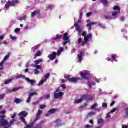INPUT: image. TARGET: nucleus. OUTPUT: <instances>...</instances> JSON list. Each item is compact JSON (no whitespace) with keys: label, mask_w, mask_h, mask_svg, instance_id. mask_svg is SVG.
<instances>
[{"label":"nucleus","mask_w":128,"mask_h":128,"mask_svg":"<svg viewBox=\"0 0 128 128\" xmlns=\"http://www.w3.org/2000/svg\"><path fill=\"white\" fill-rule=\"evenodd\" d=\"M56 52H53L52 54H49L48 56V58H50V60H54L56 58Z\"/></svg>","instance_id":"obj_8"},{"label":"nucleus","mask_w":128,"mask_h":128,"mask_svg":"<svg viewBox=\"0 0 128 128\" xmlns=\"http://www.w3.org/2000/svg\"><path fill=\"white\" fill-rule=\"evenodd\" d=\"M98 104L96 103L94 104H93L90 108V110H95L96 108L98 106Z\"/></svg>","instance_id":"obj_34"},{"label":"nucleus","mask_w":128,"mask_h":128,"mask_svg":"<svg viewBox=\"0 0 128 128\" xmlns=\"http://www.w3.org/2000/svg\"><path fill=\"white\" fill-rule=\"evenodd\" d=\"M99 26H100V28H106V26H104L102 25V24H99Z\"/></svg>","instance_id":"obj_62"},{"label":"nucleus","mask_w":128,"mask_h":128,"mask_svg":"<svg viewBox=\"0 0 128 128\" xmlns=\"http://www.w3.org/2000/svg\"><path fill=\"white\" fill-rule=\"evenodd\" d=\"M32 48H33L34 52H36V50H38V46H35L34 47Z\"/></svg>","instance_id":"obj_51"},{"label":"nucleus","mask_w":128,"mask_h":128,"mask_svg":"<svg viewBox=\"0 0 128 128\" xmlns=\"http://www.w3.org/2000/svg\"><path fill=\"white\" fill-rule=\"evenodd\" d=\"M30 66H34V68H36V70H42V66L38 65H36L34 66V64H32V65H30Z\"/></svg>","instance_id":"obj_25"},{"label":"nucleus","mask_w":128,"mask_h":128,"mask_svg":"<svg viewBox=\"0 0 128 128\" xmlns=\"http://www.w3.org/2000/svg\"><path fill=\"white\" fill-rule=\"evenodd\" d=\"M34 74L38 75L40 74V70H38V69H36L34 72Z\"/></svg>","instance_id":"obj_45"},{"label":"nucleus","mask_w":128,"mask_h":128,"mask_svg":"<svg viewBox=\"0 0 128 128\" xmlns=\"http://www.w3.org/2000/svg\"><path fill=\"white\" fill-rule=\"evenodd\" d=\"M102 108H108V104L103 103Z\"/></svg>","instance_id":"obj_59"},{"label":"nucleus","mask_w":128,"mask_h":128,"mask_svg":"<svg viewBox=\"0 0 128 128\" xmlns=\"http://www.w3.org/2000/svg\"><path fill=\"white\" fill-rule=\"evenodd\" d=\"M25 126H26V128H34V124L33 122H31L30 124H28V122H26V124H24Z\"/></svg>","instance_id":"obj_23"},{"label":"nucleus","mask_w":128,"mask_h":128,"mask_svg":"<svg viewBox=\"0 0 128 128\" xmlns=\"http://www.w3.org/2000/svg\"><path fill=\"white\" fill-rule=\"evenodd\" d=\"M118 12H112V15L113 16H118Z\"/></svg>","instance_id":"obj_48"},{"label":"nucleus","mask_w":128,"mask_h":128,"mask_svg":"<svg viewBox=\"0 0 128 128\" xmlns=\"http://www.w3.org/2000/svg\"><path fill=\"white\" fill-rule=\"evenodd\" d=\"M45 108H46V105H42L40 106V110H44Z\"/></svg>","instance_id":"obj_52"},{"label":"nucleus","mask_w":128,"mask_h":128,"mask_svg":"<svg viewBox=\"0 0 128 128\" xmlns=\"http://www.w3.org/2000/svg\"><path fill=\"white\" fill-rule=\"evenodd\" d=\"M83 100H82V98L81 97L80 99L77 100L75 101V104H82Z\"/></svg>","instance_id":"obj_30"},{"label":"nucleus","mask_w":128,"mask_h":128,"mask_svg":"<svg viewBox=\"0 0 128 128\" xmlns=\"http://www.w3.org/2000/svg\"><path fill=\"white\" fill-rule=\"evenodd\" d=\"M72 78V76L70 75H65L64 76L65 80H68V82H74V84H76L78 80H82V78Z\"/></svg>","instance_id":"obj_1"},{"label":"nucleus","mask_w":128,"mask_h":128,"mask_svg":"<svg viewBox=\"0 0 128 128\" xmlns=\"http://www.w3.org/2000/svg\"><path fill=\"white\" fill-rule=\"evenodd\" d=\"M96 114L94 112H90L86 116V118L88 119V118H91V116H96Z\"/></svg>","instance_id":"obj_16"},{"label":"nucleus","mask_w":128,"mask_h":128,"mask_svg":"<svg viewBox=\"0 0 128 128\" xmlns=\"http://www.w3.org/2000/svg\"><path fill=\"white\" fill-rule=\"evenodd\" d=\"M30 100H32V98L30 97H28V99L26 100V102L28 104H30Z\"/></svg>","instance_id":"obj_50"},{"label":"nucleus","mask_w":128,"mask_h":128,"mask_svg":"<svg viewBox=\"0 0 128 128\" xmlns=\"http://www.w3.org/2000/svg\"><path fill=\"white\" fill-rule=\"evenodd\" d=\"M40 10H36L32 13L31 18H34V16H40Z\"/></svg>","instance_id":"obj_12"},{"label":"nucleus","mask_w":128,"mask_h":128,"mask_svg":"<svg viewBox=\"0 0 128 128\" xmlns=\"http://www.w3.org/2000/svg\"><path fill=\"white\" fill-rule=\"evenodd\" d=\"M92 12H89L87 13L86 16L88 18H90V16H92Z\"/></svg>","instance_id":"obj_63"},{"label":"nucleus","mask_w":128,"mask_h":128,"mask_svg":"<svg viewBox=\"0 0 128 128\" xmlns=\"http://www.w3.org/2000/svg\"><path fill=\"white\" fill-rule=\"evenodd\" d=\"M81 22L82 21L80 20H78V22L75 23L74 24V26H75V28H76V30L78 32L79 34H80V32H82V28L80 26H78V24H81Z\"/></svg>","instance_id":"obj_7"},{"label":"nucleus","mask_w":128,"mask_h":128,"mask_svg":"<svg viewBox=\"0 0 128 128\" xmlns=\"http://www.w3.org/2000/svg\"><path fill=\"white\" fill-rule=\"evenodd\" d=\"M42 114V111L40 110H38L36 118H40V114Z\"/></svg>","instance_id":"obj_26"},{"label":"nucleus","mask_w":128,"mask_h":128,"mask_svg":"<svg viewBox=\"0 0 128 128\" xmlns=\"http://www.w3.org/2000/svg\"><path fill=\"white\" fill-rule=\"evenodd\" d=\"M55 122L56 123V126H62L60 119H58Z\"/></svg>","instance_id":"obj_14"},{"label":"nucleus","mask_w":128,"mask_h":128,"mask_svg":"<svg viewBox=\"0 0 128 128\" xmlns=\"http://www.w3.org/2000/svg\"><path fill=\"white\" fill-rule=\"evenodd\" d=\"M90 74V72L88 70H86L85 72H82L80 74V76L83 80H90V78H88V76Z\"/></svg>","instance_id":"obj_6"},{"label":"nucleus","mask_w":128,"mask_h":128,"mask_svg":"<svg viewBox=\"0 0 128 128\" xmlns=\"http://www.w3.org/2000/svg\"><path fill=\"white\" fill-rule=\"evenodd\" d=\"M6 116L0 115V126H2L3 128L6 126L8 122L6 120Z\"/></svg>","instance_id":"obj_3"},{"label":"nucleus","mask_w":128,"mask_h":128,"mask_svg":"<svg viewBox=\"0 0 128 128\" xmlns=\"http://www.w3.org/2000/svg\"><path fill=\"white\" fill-rule=\"evenodd\" d=\"M10 53H8L6 56H5L3 60L6 62V60H8V58H10Z\"/></svg>","instance_id":"obj_31"},{"label":"nucleus","mask_w":128,"mask_h":128,"mask_svg":"<svg viewBox=\"0 0 128 128\" xmlns=\"http://www.w3.org/2000/svg\"><path fill=\"white\" fill-rule=\"evenodd\" d=\"M101 2L102 4H105L106 6H108V0H101Z\"/></svg>","instance_id":"obj_35"},{"label":"nucleus","mask_w":128,"mask_h":128,"mask_svg":"<svg viewBox=\"0 0 128 128\" xmlns=\"http://www.w3.org/2000/svg\"><path fill=\"white\" fill-rule=\"evenodd\" d=\"M94 24H96L94 22H92L87 24L86 26L88 28L89 30H92V26H94Z\"/></svg>","instance_id":"obj_15"},{"label":"nucleus","mask_w":128,"mask_h":128,"mask_svg":"<svg viewBox=\"0 0 128 128\" xmlns=\"http://www.w3.org/2000/svg\"><path fill=\"white\" fill-rule=\"evenodd\" d=\"M42 124H44V121H41L38 124H37L34 128H42Z\"/></svg>","instance_id":"obj_21"},{"label":"nucleus","mask_w":128,"mask_h":128,"mask_svg":"<svg viewBox=\"0 0 128 128\" xmlns=\"http://www.w3.org/2000/svg\"><path fill=\"white\" fill-rule=\"evenodd\" d=\"M46 82V80H43L42 81H40L39 84H38V86H42L44 82Z\"/></svg>","instance_id":"obj_28"},{"label":"nucleus","mask_w":128,"mask_h":128,"mask_svg":"<svg viewBox=\"0 0 128 128\" xmlns=\"http://www.w3.org/2000/svg\"><path fill=\"white\" fill-rule=\"evenodd\" d=\"M114 10H118V12H120V7L118 6H116L114 8Z\"/></svg>","instance_id":"obj_32"},{"label":"nucleus","mask_w":128,"mask_h":128,"mask_svg":"<svg viewBox=\"0 0 128 128\" xmlns=\"http://www.w3.org/2000/svg\"><path fill=\"white\" fill-rule=\"evenodd\" d=\"M82 36H86V31H84L82 33Z\"/></svg>","instance_id":"obj_57"},{"label":"nucleus","mask_w":128,"mask_h":128,"mask_svg":"<svg viewBox=\"0 0 128 128\" xmlns=\"http://www.w3.org/2000/svg\"><path fill=\"white\" fill-rule=\"evenodd\" d=\"M42 56V52L40 51H38V52L36 54V58H38V56Z\"/></svg>","instance_id":"obj_38"},{"label":"nucleus","mask_w":128,"mask_h":128,"mask_svg":"<svg viewBox=\"0 0 128 128\" xmlns=\"http://www.w3.org/2000/svg\"><path fill=\"white\" fill-rule=\"evenodd\" d=\"M43 60L42 59H40L38 60H36L34 62V64H36V66H38V64H41V62H42Z\"/></svg>","instance_id":"obj_22"},{"label":"nucleus","mask_w":128,"mask_h":128,"mask_svg":"<svg viewBox=\"0 0 128 128\" xmlns=\"http://www.w3.org/2000/svg\"><path fill=\"white\" fill-rule=\"evenodd\" d=\"M6 96V94H0V100H2L4 98V96Z\"/></svg>","instance_id":"obj_46"},{"label":"nucleus","mask_w":128,"mask_h":128,"mask_svg":"<svg viewBox=\"0 0 128 128\" xmlns=\"http://www.w3.org/2000/svg\"><path fill=\"white\" fill-rule=\"evenodd\" d=\"M54 8V5H50V6H48V10H52V8Z\"/></svg>","instance_id":"obj_44"},{"label":"nucleus","mask_w":128,"mask_h":128,"mask_svg":"<svg viewBox=\"0 0 128 128\" xmlns=\"http://www.w3.org/2000/svg\"><path fill=\"white\" fill-rule=\"evenodd\" d=\"M111 58H112V60H113V62H116V55L112 54L111 56Z\"/></svg>","instance_id":"obj_33"},{"label":"nucleus","mask_w":128,"mask_h":128,"mask_svg":"<svg viewBox=\"0 0 128 128\" xmlns=\"http://www.w3.org/2000/svg\"><path fill=\"white\" fill-rule=\"evenodd\" d=\"M19 2L18 0L16 1H12V2L10 1V6H14L16 4H18Z\"/></svg>","instance_id":"obj_19"},{"label":"nucleus","mask_w":128,"mask_h":128,"mask_svg":"<svg viewBox=\"0 0 128 128\" xmlns=\"http://www.w3.org/2000/svg\"><path fill=\"white\" fill-rule=\"evenodd\" d=\"M64 50V48L62 47L60 48L56 53L57 55L60 56V54H62V52Z\"/></svg>","instance_id":"obj_20"},{"label":"nucleus","mask_w":128,"mask_h":128,"mask_svg":"<svg viewBox=\"0 0 128 128\" xmlns=\"http://www.w3.org/2000/svg\"><path fill=\"white\" fill-rule=\"evenodd\" d=\"M14 78H12V79H9L6 81H5L4 84H10L11 82H14Z\"/></svg>","instance_id":"obj_18"},{"label":"nucleus","mask_w":128,"mask_h":128,"mask_svg":"<svg viewBox=\"0 0 128 128\" xmlns=\"http://www.w3.org/2000/svg\"><path fill=\"white\" fill-rule=\"evenodd\" d=\"M40 104V101H37V102H34V103H33V104L34 105V106H38V104Z\"/></svg>","instance_id":"obj_56"},{"label":"nucleus","mask_w":128,"mask_h":128,"mask_svg":"<svg viewBox=\"0 0 128 128\" xmlns=\"http://www.w3.org/2000/svg\"><path fill=\"white\" fill-rule=\"evenodd\" d=\"M124 112H125V114H126V116H128V108H126L124 110Z\"/></svg>","instance_id":"obj_58"},{"label":"nucleus","mask_w":128,"mask_h":128,"mask_svg":"<svg viewBox=\"0 0 128 128\" xmlns=\"http://www.w3.org/2000/svg\"><path fill=\"white\" fill-rule=\"evenodd\" d=\"M94 128V126H90V125H87L85 127V128Z\"/></svg>","instance_id":"obj_64"},{"label":"nucleus","mask_w":128,"mask_h":128,"mask_svg":"<svg viewBox=\"0 0 128 128\" xmlns=\"http://www.w3.org/2000/svg\"><path fill=\"white\" fill-rule=\"evenodd\" d=\"M84 40L86 44H88V38L86 36H85L84 38Z\"/></svg>","instance_id":"obj_40"},{"label":"nucleus","mask_w":128,"mask_h":128,"mask_svg":"<svg viewBox=\"0 0 128 128\" xmlns=\"http://www.w3.org/2000/svg\"><path fill=\"white\" fill-rule=\"evenodd\" d=\"M6 110H4L0 112V114H2L0 116H4V114H6Z\"/></svg>","instance_id":"obj_39"},{"label":"nucleus","mask_w":128,"mask_h":128,"mask_svg":"<svg viewBox=\"0 0 128 128\" xmlns=\"http://www.w3.org/2000/svg\"><path fill=\"white\" fill-rule=\"evenodd\" d=\"M19 20H20L21 22L22 20H26V16H24L20 18Z\"/></svg>","instance_id":"obj_53"},{"label":"nucleus","mask_w":128,"mask_h":128,"mask_svg":"<svg viewBox=\"0 0 128 128\" xmlns=\"http://www.w3.org/2000/svg\"><path fill=\"white\" fill-rule=\"evenodd\" d=\"M98 124H102L104 122V120L100 118L98 121Z\"/></svg>","instance_id":"obj_49"},{"label":"nucleus","mask_w":128,"mask_h":128,"mask_svg":"<svg viewBox=\"0 0 128 128\" xmlns=\"http://www.w3.org/2000/svg\"><path fill=\"white\" fill-rule=\"evenodd\" d=\"M84 56V52H80V54L78 55V60L79 62H82V56Z\"/></svg>","instance_id":"obj_13"},{"label":"nucleus","mask_w":128,"mask_h":128,"mask_svg":"<svg viewBox=\"0 0 128 128\" xmlns=\"http://www.w3.org/2000/svg\"><path fill=\"white\" fill-rule=\"evenodd\" d=\"M38 118H40L36 117V118L34 120L33 122H32L34 124H36V122H38Z\"/></svg>","instance_id":"obj_42"},{"label":"nucleus","mask_w":128,"mask_h":128,"mask_svg":"<svg viewBox=\"0 0 128 128\" xmlns=\"http://www.w3.org/2000/svg\"><path fill=\"white\" fill-rule=\"evenodd\" d=\"M50 94H46L44 96V98H41V100H50Z\"/></svg>","instance_id":"obj_24"},{"label":"nucleus","mask_w":128,"mask_h":128,"mask_svg":"<svg viewBox=\"0 0 128 128\" xmlns=\"http://www.w3.org/2000/svg\"><path fill=\"white\" fill-rule=\"evenodd\" d=\"M63 40L64 42L62 43L64 46H66L67 44L70 42V37H68V33H65L64 34Z\"/></svg>","instance_id":"obj_4"},{"label":"nucleus","mask_w":128,"mask_h":128,"mask_svg":"<svg viewBox=\"0 0 128 128\" xmlns=\"http://www.w3.org/2000/svg\"><path fill=\"white\" fill-rule=\"evenodd\" d=\"M36 94H38L36 92H32V93H30V94H29V97L31 98L34 96H36Z\"/></svg>","instance_id":"obj_37"},{"label":"nucleus","mask_w":128,"mask_h":128,"mask_svg":"<svg viewBox=\"0 0 128 128\" xmlns=\"http://www.w3.org/2000/svg\"><path fill=\"white\" fill-rule=\"evenodd\" d=\"M20 88H14L13 90H12V92H18V90Z\"/></svg>","instance_id":"obj_43"},{"label":"nucleus","mask_w":128,"mask_h":128,"mask_svg":"<svg viewBox=\"0 0 128 128\" xmlns=\"http://www.w3.org/2000/svg\"><path fill=\"white\" fill-rule=\"evenodd\" d=\"M50 74L48 73L46 75H45V80H48V78H50Z\"/></svg>","instance_id":"obj_41"},{"label":"nucleus","mask_w":128,"mask_h":128,"mask_svg":"<svg viewBox=\"0 0 128 128\" xmlns=\"http://www.w3.org/2000/svg\"><path fill=\"white\" fill-rule=\"evenodd\" d=\"M83 100H86V102H88V100H94V98L92 96L88 94H84L81 96Z\"/></svg>","instance_id":"obj_5"},{"label":"nucleus","mask_w":128,"mask_h":128,"mask_svg":"<svg viewBox=\"0 0 128 128\" xmlns=\"http://www.w3.org/2000/svg\"><path fill=\"white\" fill-rule=\"evenodd\" d=\"M10 38L12 40H16V37L10 36Z\"/></svg>","instance_id":"obj_55"},{"label":"nucleus","mask_w":128,"mask_h":128,"mask_svg":"<svg viewBox=\"0 0 128 128\" xmlns=\"http://www.w3.org/2000/svg\"><path fill=\"white\" fill-rule=\"evenodd\" d=\"M18 116L21 122H24V124H26V119H24V118H26L28 116V113L26 111H22L21 112L19 113Z\"/></svg>","instance_id":"obj_2"},{"label":"nucleus","mask_w":128,"mask_h":128,"mask_svg":"<svg viewBox=\"0 0 128 128\" xmlns=\"http://www.w3.org/2000/svg\"><path fill=\"white\" fill-rule=\"evenodd\" d=\"M10 6V0L8 1V2L5 5V8H8Z\"/></svg>","instance_id":"obj_29"},{"label":"nucleus","mask_w":128,"mask_h":128,"mask_svg":"<svg viewBox=\"0 0 128 128\" xmlns=\"http://www.w3.org/2000/svg\"><path fill=\"white\" fill-rule=\"evenodd\" d=\"M4 62H5V61L2 60V62L0 63V66H2Z\"/></svg>","instance_id":"obj_61"},{"label":"nucleus","mask_w":128,"mask_h":128,"mask_svg":"<svg viewBox=\"0 0 128 128\" xmlns=\"http://www.w3.org/2000/svg\"><path fill=\"white\" fill-rule=\"evenodd\" d=\"M20 32V28H16L14 30V32H16V34H18V32Z\"/></svg>","instance_id":"obj_47"},{"label":"nucleus","mask_w":128,"mask_h":128,"mask_svg":"<svg viewBox=\"0 0 128 128\" xmlns=\"http://www.w3.org/2000/svg\"><path fill=\"white\" fill-rule=\"evenodd\" d=\"M88 38H92V34H89L86 36Z\"/></svg>","instance_id":"obj_54"},{"label":"nucleus","mask_w":128,"mask_h":128,"mask_svg":"<svg viewBox=\"0 0 128 128\" xmlns=\"http://www.w3.org/2000/svg\"><path fill=\"white\" fill-rule=\"evenodd\" d=\"M26 82H30V85L32 86H34L35 84H36V80H32L30 78H26Z\"/></svg>","instance_id":"obj_10"},{"label":"nucleus","mask_w":128,"mask_h":128,"mask_svg":"<svg viewBox=\"0 0 128 128\" xmlns=\"http://www.w3.org/2000/svg\"><path fill=\"white\" fill-rule=\"evenodd\" d=\"M16 114H14L13 116L11 117V118H12V120H14V118H16Z\"/></svg>","instance_id":"obj_60"},{"label":"nucleus","mask_w":128,"mask_h":128,"mask_svg":"<svg viewBox=\"0 0 128 128\" xmlns=\"http://www.w3.org/2000/svg\"><path fill=\"white\" fill-rule=\"evenodd\" d=\"M24 78V80L25 78H26V76H24V75H19L18 76H16V78Z\"/></svg>","instance_id":"obj_36"},{"label":"nucleus","mask_w":128,"mask_h":128,"mask_svg":"<svg viewBox=\"0 0 128 128\" xmlns=\"http://www.w3.org/2000/svg\"><path fill=\"white\" fill-rule=\"evenodd\" d=\"M64 96V92H60L58 94L55 93L54 94V100H57V98H62Z\"/></svg>","instance_id":"obj_11"},{"label":"nucleus","mask_w":128,"mask_h":128,"mask_svg":"<svg viewBox=\"0 0 128 128\" xmlns=\"http://www.w3.org/2000/svg\"><path fill=\"white\" fill-rule=\"evenodd\" d=\"M62 35H58V34H57L56 37L54 38V40H60V38H62Z\"/></svg>","instance_id":"obj_27"},{"label":"nucleus","mask_w":128,"mask_h":128,"mask_svg":"<svg viewBox=\"0 0 128 128\" xmlns=\"http://www.w3.org/2000/svg\"><path fill=\"white\" fill-rule=\"evenodd\" d=\"M14 102L16 104H20V102H22V100L16 98L14 100Z\"/></svg>","instance_id":"obj_17"},{"label":"nucleus","mask_w":128,"mask_h":128,"mask_svg":"<svg viewBox=\"0 0 128 128\" xmlns=\"http://www.w3.org/2000/svg\"><path fill=\"white\" fill-rule=\"evenodd\" d=\"M56 112H58V109L52 108L48 112V113L46 115V116H50V114H56Z\"/></svg>","instance_id":"obj_9"}]
</instances>
